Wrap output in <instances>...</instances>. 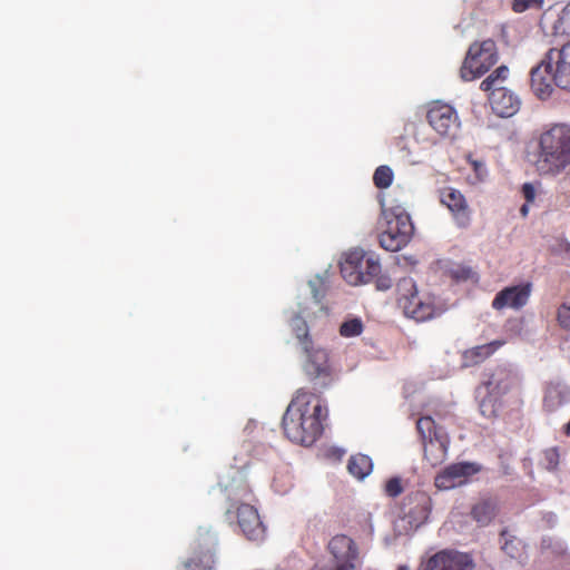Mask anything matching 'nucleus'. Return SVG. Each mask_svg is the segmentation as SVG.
<instances>
[{
    "mask_svg": "<svg viewBox=\"0 0 570 570\" xmlns=\"http://www.w3.org/2000/svg\"><path fill=\"white\" fill-rule=\"evenodd\" d=\"M518 383V377L512 370L505 366H497L482 382L487 395L481 400L480 407L485 412V406L499 401L503 395L509 393Z\"/></svg>",
    "mask_w": 570,
    "mask_h": 570,
    "instance_id": "11",
    "label": "nucleus"
},
{
    "mask_svg": "<svg viewBox=\"0 0 570 570\" xmlns=\"http://www.w3.org/2000/svg\"><path fill=\"white\" fill-rule=\"evenodd\" d=\"M364 328L361 318H352L343 322L340 326V334L343 337H354L362 334Z\"/></svg>",
    "mask_w": 570,
    "mask_h": 570,
    "instance_id": "31",
    "label": "nucleus"
},
{
    "mask_svg": "<svg viewBox=\"0 0 570 570\" xmlns=\"http://www.w3.org/2000/svg\"><path fill=\"white\" fill-rule=\"evenodd\" d=\"M311 570H341L332 563H316Z\"/></svg>",
    "mask_w": 570,
    "mask_h": 570,
    "instance_id": "39",
    "label": "nucleus"
},
{
    "mask_svg": "<svg viewBox=\"0 0 570 570\" xmlns=\"http://www.w3.org/2000/svg\"><path fill=\"white\" fill-rule=\"evenodd\" d=\"M217 539L208 531L198 532L191 543V556L177 570H216L215 550Z\"/></svg>",
    "mask_w": 570,
    "mask_h": 570,
    "instance_id": "10",
    "label": "nucleus"
},
{
    "mask_svg": "<svg viewBox=\"0 0 570 570\" xmlns=\"http://www.w3.org/2000/svg\"><path fill=\"white\" fill-rule=\"evenodd\" d=\"M570 402V390L560 382H549L544 389L543 409L552 413Z\"/></svg>",
    "mask_w": 570,
    "mask_h": 570,
    "instance_id": "23",
    "label": "nucleus"
},
{
    "mask_svg": "<svg viewBox=\"0 0 570 570\" xmlns=\"http://www.w3.org/2000/svg\"><path fill=\"white\" fill-rule=\"evenodd\" d=\"M397 305L405 316L423 322L434 315L435 307L430 298L419 295L416 284L411 277H404L396 285Z\"/></svg>",
    "mask_w": 570,
    "mask_h": 570,
    "instance_id": "9",
    "label": "nucleus"
},
{
    "mask_svg": "<svg viewBox=\"0 0 570 570\" xmlns=\"http://www.w3.org/2000/svg\"><path fill=\"white\" fill-rule=\"evenodd\" d=\"M556 317L561 328L570 331V303H562L557 308Z\"/></svg>",
    "mask_w": 570,
    "mask_h": 570,
    "instance_id": "33",
    "label": "nucleus"
},
{
    "mask_svg": "<svg viewBox=\"0 0 570 570\" xmlns=\"http://www.w3.org/2000/svg\"><path fill=\"white\" fill-rule=\"evenodd\" d=\"M405 515L411 523L420 525L428 521L432 509V501L424 492H415L406 497Z\"/></svg>",
    "mask_w": 570,
    "mask_h": 570,
    "instance_id": "21",
    "label": "nucleus"
},
{
    "mask_svg": "<svg viewBox=\"0 0 570 570\" xmlns=\"http://www.w3.org/2000/svg\"><path fill=\"white\" fill-rule=\"evenodd\" d=\"M530 81L533 92L541 99L551 96L553 86L570 91V41L560 48H551L531 69Z\"/></svg>",
    "mask_w": 570,
    "mask_h": 570,
    "instance_id": "2",
    "label": "nucleus"
},
{
    "mask_svg": "<svg viewBox=\"0 0 570 570\" xmlns=\"http://www.w3.org/2000/svg\"><path fill=\"white\" fill-rule=\"evenodd\" d=\"M372 469L373 463L371 458L361 453L352 455L347 463L348 472L360 480L367 476L372 472Z\"/></svg>",
    "mask_w": 570,
    "mask_h": 570,
    "instance_id": "27",
    "label": "nucleus"
},
{
    "mask_svg": "<svg viewBox=\"0 0 570 570\" xmlns=\"http://www.w3.org/2000/svg\"><path fill=\"white\" fill-rule=\"evenodd\" d=\"M380 245L389 252H397L410 242L413 224L410 215L401 207L382 208L379 219Z\"/></svg>",
    "mask_w": 570,
    "mask_h": 570,
    "instance_id": "4",
    "label": "nucleus"
},
{
    "mask_svg": "<svg viewBox=\"0 0 570 570\" xmlns=\"http://www.w3.org/2000/svg\"><path fill=\"white\" fill-rule=\"evenodd\" d=\"M501 537V549L511 559H519L524 552V543L521 539L511 534L508 530H502Z\"/></svg>",
    "mask_w": 570,
    "mask_h": 570,
    "instance_id": "26",
    "label": "nucleus"
},
{
    "mask_svg": "<svg viewBox=\"0 0 570 570\" xmlns=\"http://www.w3.org/2000/svg\"><path fill=\"white\" fill-rule=\"evenodd\" d=\"M306 360L304 362V372L315 385L327 387L333 382V370L330 363L328 352L322 347H311L303 350Z\"/></svg>",
    "mask_w": 570,
    "mask_h": 570,
    "instance_id": "12",
    "label": "nucleus"
},
{
    "mask_svg": "<svg viewBox=\"0 0 570 570\" xmlns=\"http://www.w3.org/2000/svg\"><path fill=\"white\" fill-rule=\"evenodd\" d=\"M396 570H410V568L405 564H401L396 568Z\"/></svg>",
    "mask_w": 570,
    "mask_h": 570,
    "instance_id": "41",
    "label": "nucleus"
},
{
    "mask_svg": "<svg viewBox=\"0 0 570 570\" xmlns=\"http://www.w3.org/2000/svg\"><path fill=\"white\" fill-rule=\"evenodd\" d=\"M489 101L492 110L500 117H510L514 115L520 101L507 88H495L489 96Z\"/></svg>",
    "mask_w": 570,
    "mask_h": 570,
    "instance_id": "22",
    "label": "nucleus"
},
{
    "mask_svg": "<svg viewBox=\"0 0 570 570\" xmlns=\"http://www.w3.org/2000/svg\"><path fill=\"white\" fill-rule=\"evenodd\" d=\"M474 563L468 553L442 550L430 557L422 570H473Z\"/></svg>",
    "mask_w": 570,
    "mask_h": 570,
    "instance_id": "18",
    "label": "nucleus"
},
{
    "mask_svg": "<svg viewBox=\"0 0 570 570\" xmlns=\"http://www.w3.org/2000/svg\"><path fill=\"white\" fill-rule=\"evenodd\" d=\"M342 277L350 285L370 283L381 273L379 259L361 249L348 252L340 264Z\"/></svg>",
    "mask_w": 570,
    "mask_h": 570,
    "instance_id": "8",
    "label": "nucleus"
},
{
    "mask_svg": "<svg viewBox=\"0 0 570 570\" xmlns=\"http://www.w3.org/2000/svg\"><path fill=\"white\" fill-rule=\"evenodd\" d=\"M327 407L315 394L298 390L282 420L283 431L294 443L309 446L323 434Z\"/></svg>",
    "mask_w": 570,
    "mask_h": 570,
    "instance_id": "1",
    "label": "nucleus"
},
{
    "mask_svg": "<svg viewBox=\"0 0 570 570\" xmlns=\"http://www.w3.org/2000/svg\"><path fill=\"white\" fill-rule=\"evenodd\" d=\"M394 174L393 170L386 166H379L373 175V183L380 189L390 187L393 183Z\"/></svg>",
    "mask_w": 570,
    "mask_h": 570,
    "instance_id": "30",
    "label": "nucleus"
},
{
    "mask_svg": "<svg viewBox=\"0 0 570 570\" xmlns=\"http://www.w3.org/2000/svg\"><path fill=\"white\" fill-rule=\"evenodd\" d=\"M522 194H523V197L525 198L527 203H532L535 198V189H534L533 185L530 183H525L522 186Z\"/></svg>",
    "mask_w": 570,
    "mask_h": 570,
    "instance_id": "37",
    "label": "nucleus"
},
{
    "mask_svg": "<svg viewBox=\"0 0 570 570\" xmlns=\"http://www.w3.org/2000/svg\"><path fill=\"white\" fill-rule=\"evenodd\" d=\"M521 213H522L523 215H527V213H528V206H527V204H525V205H523V206L521 207Z\"/></svg>",
    "mask_w": 570,
    "mask_h": 570,
    "instance_id": "40",
    "label": "nucleus"
},
{
    "mask_svg": "<svg viewBox=\"0 0 570 570\" xmlns=\"http://www.w3.org/2000/svg\"><path fill=\"white\" fill-rule=\"evenodd\" d=\"M426 120L442 137H454L460 128L459 117L454 108L439 101L430 106Z\"/></svg>",
    "mask_w": 570,
    "mask_h": 570,
    "instance_id": "13",
    "label": "nucleus"
},
{
    "mask_svg": "<svg viewBox=\"0 0 570 570\" xmlns=\"http://www.w3.org/2000/svg\"><path fill=\"white\" fill-rule=\"evenodd\" d=\"M471 518L481 527L492 522L497 515V504L491 499H482L471 508Z\"/></svg>",
    "mask_w": 570,
    "mask_h": 570,
    "instance_id": "25",
    "label": "nucleus"
},
{
    "mask_svg": "<svg viewBox=\"0 0 570 570\" xmlns=\"http://www.w3.org/2000/svg\"><path fill=\"white\" fill-rule=\"evenodd\" d=\"M509 76V68L504 65L493 70L481 83L480 89L482 91L492 92L495 88H504L502 83Z\"/></svg>",
    "mask_w": 570,
    "mask_h": 570,
    "instance_id": "29",
    "label": "nucleus"
},
{
    "mask_svg": "<svg viewBox=\"0 0 570 570\" xmlns=\"http://www.w3.org/2000/svg\"><path fill=\"white\" fill-rule=\"evenodd\" d=\"M542 4L543 0H513L512 9L520 13L531 8L540 9Z\"/></svg>",
    "mask_w": 570,
    "mask_h": 570,
    "instance_id": "34",
    "label": "nucleus"
},
{
    "mask_svg": "<svg viewBox=\"0 0 570 570\" xmlns=\"http://www.w3.org/2000/svg\"><path fill=\"white\" fill-rule=\"evenodd\" d=\"M237 524L242 533L252 541H261L265 537L263 524L257 509L248 503H240L236 508Z\"/></svg>",
    "mask_w": 570,
    "mask_h": 570,
    "instance_id": "19",
    "label": "nucleus"
},
{
    "mask_svg": "<svg viewBox=\"0 0 570 570\" xmlns=\"http://www.w3.org/2000/svg\"><path fill=\"white\" fill-rule=\"evenodd\" d=\"M560 454L558 448H549L542 453V462L544 469L553 471L558 468Z\"/></svg>",
    "mask_w": 570,
    "mask_h": 570,
    "instance_id": "32",
    "label": "nucleus"
},
{
    "mask_svg": "<svg viewBox=\"0 0 570 570\" xmlns=\"http://www.w3.org/2000/svg\"><path fill=\"white\" fill-rule=\"evenodd\" d=\"M499 60V51L494 40L485 39L470 45L460 77L464 81H472L485 75Z\"/></svg>",
    "mask_w": 570,
    "mask_h": 570,
    "instance_id": "5",
    "label": "nucleus"
},
{
    "mask_svg": "<svg viewBox=\"0 0 570 570\" xmlns=\"http://www.w3.org/2000/svg\"><path fill=\"white\" fill-rule=\"evenodd\" d=\"M535 170L541 176H557L570 167V126L553 124L538 139Z\"/></svg>",
    "mask_w": 570,
    "mask_h": 570,
    "instance_id": "3",
    "label": "nucleus"
},
{
    "mask_svg": "<svg viewBox=\"0 0 570 570\" xmlns=\"http://www.w3.org/2000/svg\"><path fill=\"white\" fill-rule=\"evenodd\" d=\"M376 288L380 291H386L392 287V279L389 276H380V274L375 277Z\"/></svg>",
    "mask_w": 570,
    "mask_h": 570,
    "instance_id": "36",
    "label": "nucleus"
},
{
    "mask_svg": "<svg viewBox=\"0 0 570 570\" xmlns=\"http://www.w3.org/2000/svg\"><path fill=\"white\" fill-rule=\"evenodd\" d=\"M289 326L298 343L301 344L302 350L311 347V345L314 344L309 335L307 323L302 316H293L289 321Z\"/></svg>",
    "mask_w": 570,
    "mask_h": 570,
    "instance_id": "28",
    "label": "nucleus"
},
{
    "mask_svg": "<svg viewBox=\"0 0 570 570\" xmlns=\"http://www.w3.org/2000/svg\"><path fill=\"white\" fill-rule=\"evenodd\" d=\"M474 171L480 180L483 179V177L487 174L485 167L482 163L473 161Z\"/></svg>",
    "mask_w": 570,
    "mask_h": 570,
    "instance_id": "38",
    "label": "nucleus"
},
{
    "mask_svg": "<svg viewBox=\"0 0 570 570\" xmlns=\"http://www.w3.org/2000/svg\"><path fill=\"white\" fill-rule=\"evenodd\" d=\"M416 430L423 442L425 460L432 465L441 464L448 455L450 439L431 416H422L416 422Z\"/></svg>",
    "mask_w": 570,
    "mask_h": 570,
    "instance_id": "6",
    "label": "nucleus"
},
{
    "mask_svg": "<svg viewBox=\"0 0 570 570\" xmlns=\"http://www.w3.org/2000/svg\"><path fill=\"white\" fill-rule=\"evenodd\" d=\"M440 202L450 210L459 228H468L471 225L472 210L460 190L453 187H443L440 189Z\"/></svg>",
    "mask_w": 570,
    "mask_h": 570,
    "instance_id": "16",
    "label": "nucleus"
},
{
    "mask_svg": "<svg viewBox=\"0 0 570 570\" xmlns=\"http://www.w3.org/2000/svg\"><path fill=\"white\" fill-rule=\"evenodd\" d=\"M342 277L350 285L370 283L381 273L379 259L361 249L348 252L340 264Z\"/></svg>",
    "mask_w": 570,
    "mask_h": 570,
    "instance_id": "7",
    "label": "nucleus"
},
{
    "mask_svg": "<svg viewBox=\"0 0 570 570\" xmlns=\"http://www.w3.org/2000/svg\"><path fill=\"white\" fill-rule=\"evenodd\" d=\"M502 345V341H493L488 344L465 350L462 354L463 365L470 367L482 363L494 354Z\"/></svg>",
    "mask_w": 570,
    "mask_h": 570,
    "instance_id": "24",
    "label": "nucleus"
},
{
    "mask_svg": "<svg viewBox=\"0 0 570 570\" xmlns=\"http://www.w3.org/2000/svg\"><path fill=\"white\" fill-rule=\"evenodd\" d=\"M218 487L234 504L252 495L245 471L236 466H230L220 474Z\"/></svg>",
    "mask_w": 570,
    "mask_h": 570,
    "instance_id": "15",
    "label": "nucleus"
},
{
    "mask_svg": "<svg viewBox=\"0 0 570 570\" xmlns=\"http://www.w3.org/2000/svg\"><path fill=\"white\" fill-rule=\"evenodd\" d=\"M358 271L360 272H366L365 264H361L360 267H358Z\"/></svg>",
    "mask_w": 570,
    "mask_h": 570,
    "instance_id": "42",
    "label": "nucleus"
},
{
    "mask_svg": "<svg viewBox=\"0 0 570 570\" xmlns=\"http://www.w3.org/2000/svg\"><path fill=\"white\" fill-rule=\"evenodd\" d=\"M327 550L333 557V560L328 563L341 570H355L358 549L352 538L345 534H336L330 540Z\"/></svg>",
    "mask_w": 570,
    "mask_h": 570,
    "instance_id": "14",
    "label": "nucleus"
},
{
    "mask_svg": "<svg viewBox=\"0 0 570 570\" xmlns=\"http://www.w3.org/2000/svg\"><path fill=\"white\" fill-rule=\"evenodd\" d=\"M479 471L473 463H453L442 470L434 479V484L440 490H450L463 484L466 479Z\"/></svg>",
    "mask_w": 570,
    "mask_h": 570,
    "instance_id": "20",
    "label": "nucleus"
},
{
    "mask_svg": "<svg viewBox=\"0 0 570 570\" xmlns=\"http://www.w3.org/2000/svg\"><path fill=\"white\" fill-rule=\"evenodd\" d=\"M385 493L391 498H396L403 492V487L400 478H391L385 483Z\"/></svg>",
    "mask_w": 570,
    "mask_h": 570,
    "instance_id": "35",
    "label": "nucleus"
},
{
    "mask_svg": "<svg viewBox=\"0 0 570 570\" xmlns=\"http://www.w3.org/2000/svg\"><path fill=\"white\" fill-rule=\"evenodd\" d=\"M531 293L532 284L530 282L504 287L494 296L492 307L497 311L504 308L519 311L528 304Z\"/></svg>",
    "mask_w": 570,
    "mask_h": 570,
    "instance_id": "17",
    "label": "nucleus"
}]
</instances>
